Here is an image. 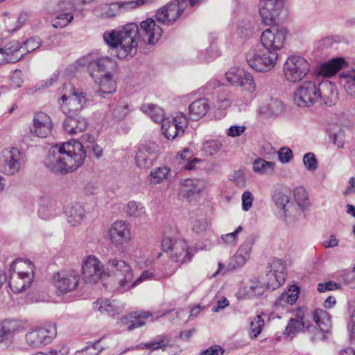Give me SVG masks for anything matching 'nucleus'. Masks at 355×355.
Instances as JSON below:
<instances>
[{
  "instance_id": "obj_1",
  "label": "nucleus",
  "mask_w": 355,
  "mask_h": 355,
  "mask_svg": "<svg viewBox=\"0 0 355 355\" xmlns=\"http://www.w3.org/2000/svg\"><path fill=\"white\" fill-rule=\"evenodd\" d=\"M162 29L153 19H147L140 24V28L134 23L122 28L107 31L103 40L119 59L132 58L137 47L142 43L154 45L160 38Z\"/></svg>"
},
{
  "instance_id": "obj_2",
  "label": "nucleus",
  "mask_w": 355,
  "mask_h": 355,
  "mask_svg": "<svg viewBox=\"0 0 355 355\" xmlns=\"http://www.w3.org/2000/svg\"><path fill=\"white\" fill-rule=\"evenodd\" d=\"M84 146L77 141L62 143L52 146L45 159L46 166L56 173H67L83 165L86 150Z\"/></svg>"
},
{
  "instance_id": "obj_3",
  "label": "nucleus",
  "mask_w": 355,
  "mask_h": 355,
  "mask_svg": "<svg viewBox=\"0 0 355 355\" xmlns=\"http://www.w3.org/2000/svg\"><path fill=\"white\" fill-rule=\"evenodd\" d=\"M78 64L87 68L90 76L99 85L96 95L106 98L115 92L116 85L113 73L117 70L116 61L107 56L98 57L94 54L84 56L78 60Z\"/></svg>"
},
{
  "instance_id": "obj_4",
  "label": "nucleus",
  "mask_w": 355,
  "mask_h": 355,
  "mask_svg": "<svg viewBox=\"0 0 355 355\" xmlns=\"http://www.w3.org/2000/svg\"><path fill=\"white\" fill-rule=\"evenodd\" d=\"M245 58L248 65L255 71L267 72L275 67L278 53L262 46H257L246 53Z\"/></svg>"
},
{
  "instance_id": "obj_5",
  "label": "nucleus",
  "mask_w": 355,
  "mask_h": 355,
  "mask_svg": "<svg viewBox=\"0 0 355 355\" xmlns=\"http://www.w3.org/2000/svg\"><path fill=\"white\" fill-rule=\"evenodd\" d=\"M156 0H136L117 1L111 3H102L96 6L93 10L95 16L101 19L114 17L121 10H128L141 5L150 4Z\"/></svg>"
},
{
  "instance_id": "obj_6",
  "label": "nucleus",
  "mask_w": 355,
  "mask_h": 355,
  "mask_svg": "<svg viewBox=\"0 0 355 355\" xmlns=\"http://www.w3.org/2000/svg\"><path fill=\"white\" fill-rule=\"evenodd\" d=\"M87 103V98L80 89L71 87V95H62L58 100L60 109L66 116H78Z\"/></svg>"
},
{
  "instance_id": "obj_7",
  "label": "nucleus",
  "mask_w": 355,
  "mask_h": 355,
  "mask_svg": "<svg viewBox=\"0 0 355 355\" xmlns=\"http://www.w3.org/2000/svg\"><path fill=\"white\" fill-rule=\"evenodd\" d=\"M310 70L307 60L299 55L289 56L284 65V73L287 80L296 83L304 78Z\"/></svg>"
},
{
  "instance_id": "obj_8",
  "label": "nucleus",
  "mask_w": 355,
  "mask_h": 355,
  "mask_svg": "<svg viewBox=\"0 0 355 355\" xmlns=\"http://www.w3.org/2000/svg\"><path fill=\"white\" fill-rule=\"evenodd\" d=\"M254 236L252 235L247 237L245 241L237 250L235 255L230 259L226 267L222 263H218V270L214 276H216L219 273L225 274L228 270H234L245 265L250 258L252 247L254 243Z\"/></svg>"
},
{
  "instance_id": "obj_9",
  "label": "nucleus",
  "mask_w": 355,
  "mask_h": 355,
  "mask_svg": "<svg viewBox=\"0 0 355 355\" xmlns=\"http://www.w3.org/2000/svg\"><path fill=\"white\" fill-rule=\"evenodd\" d=\"M254 236L252 235L247 237L245 241L237 250L235 255L230 259L226 267L222 263H218V270L214 276H216L219 273L225 274L228 270H234L245 265L250 258L252 247L254 243Z\"/></svg>"
},
{
  "instance_id": "obj_10",
  "label": "nucleus",
  "mask_w": 355,
  "mask_h": 355,
  "mask_svg": "<svg viewBox=\"0 0 355 355\" xmlns=\"http://www.w3.org/2000/svg\"><path fill=\"white\" fill-rule=\"evenodd\" d=\"M107 268L114 273L120 292L128 290V285L133 279V272L131 266L125 261L117 258L110 259L107 261Z\"/></svg>"
},
{
  "instance_id": "obj_11",
  "label": "nucleus",
  "mask_w": 355,
  "mask_h": 355,
  "mask_svg": "<svg viewBox=\"0 0 355 355\" xmlns=\"http://www.w3.org/2000/svg\"><path fill=\"white\" fill-rule=\"evenodd\" d=\"M107 268L114 273L120 292L128 290V285L133 279V272L131 266L125 261L117 258L110 259L107 261Z\"/></svg>"
},
{
  "instance_id": "obj_12",
  "label": "nucleus",
  "mask_w": 355,
  "mask_h": 355,
  "mask_svg": "<svg viewBox=\"0 0 355 355\" xmlns=\"http://www.w3.org/2000/svg\"><path fill=\"white\" fill-rule=\"evenodd\" d=\"M284 10L283 0H261L259 13L262 21L267 26H272L283 20L281 14Z\"/></svg>"
},
{
  "instance_id": "obj_13",
  "label": "nucleus",
  "mask_w": 355,
  "mask_h": 355,
  "mask_svg": "<svg viewBox=\"0 0 355 355\" xmlns=\"http://www.w3.org/2000/svg\"><path fill=\"white\" fill-rule=\"evenodd\" d=\"M57 335L56 327L54 324L33 329L26 334V340L28 345L40 347L52 342Z\"/></svg>"
},
{
  "instance_id": "obj_14",
  "label": "nucleus",
  "mask_w": 355,
  "mask_h": 355,
  "mask_svg": "<svg viewBox=\"0 0 355 355\" xmlns=\"http://www.w3.org/2000/svg\"><path fill=\"white\" fill-rule=\"evenodd\" d=\"M293 100L301 107H309L318 103L317 83L310 80L303 82L295 89Z\"/></svg>"
},
{
  "instance_id": "obj_15",
  "label": "nucleus",
  "mask_w": 355,
  "mask_h": 355,
  "mask_svg": "<svg viewBox=\"0 0 355 355\" xmlns=\"http://www.w3.org/2000/svg\"><path fill=\"white\" fill-rule=\"evenodd\" d=\"M22 156L17 148L5 149L0 154V171L6 175H14L21 166Z\"/></svg>"
},
{
  "instance_id": "obj_16",
  "label": "nucleus",
  "mask_w": 355,
  "mask_h": 355,
  "mask_svg": "<svg viewBox=\"0 0 355 355\" xmlns=\"http://www.w3.org/2000/svg\"><path fill=\"white\" fill-rule=\"evenodd\" d=\"M287 31L284 28L271 27L267 28L261 34V46L270 51L277 53V51L284 46Z\"/></svg>"
},
{
  "instance_id": "obj_17",
  "label": "nucleus",
  "mask_w": 355,
  "mask_h": 355,
  "mask_svg": "<svg viewBox=\"0 0 355 355\" xmlns=\"http://www.w3.org/2000/svg\"><path fill=\"white\" fill-rule=\"evenodd\" d=\"M107 236L116 248H122L131 240L130 227L124 220H116L109 228Z\"/></svg>"
},
{
  "instance_id": "obj_18",
  "label": "nucleus",
  "mask_w": 355,
  "mask_h": 355,
  "mask_svg": "<svg viewBox=\"0 0 355 355\" xmlns=\"http://www.w3.org/2000/svg\"><path fill=\"white\" fill-rule=\"evenodd\" d=\"M55 286L60 293L74 291L79 284L80 277L75 270L61 271L53 275Z\"/></svg>"
},
{
  "instance_id": "obj_19",
  "label": "nucleus",
  "mask_w": 355,
  "mask_h": 355,
  "mask_svg": "<svg viewBox=\"0 0 355 355\" xmlns=\"http://www.w3.org/2000/svg\"><path fill=\"white\" fill-rule=\"evenodd\" d=\"M83 279L85 282L93 284L98 282L103 273V266L94 255H89L82 265Z\"/></svg>"
},
{
  "instance_id": "obj_20",
  "label": "nucleus",
  "mask_w": 355,
  "mask_h": 355,
  "mask_svg": "<svg viewBox=\"0 0 355 355\" xmlns=\"http://www.w3.org/2000/svg\"><path fill=\"white\" fill-rule=\"evenodd\" d=\"M157 146L155 143L141 144L135 155L137 166L143 169L150 168L157 158Z\"/></svg>"
},
{
  "instance_id": "obj_21",
  "label": "nucleus",
  "mask_w": 355,
  "mask_h": 355,
  "mask_svg": "<svg viewBox=\"0 0 355 355\" xmlns=\"http://www.w3.org/2000/svg\"><path fill=\"white\" fill-rule=\"evenodd\" d=\"M184 1L173 2L160 8L156 13V19L164 24H172L184 11Z\"/></svg>"
},
{
  "instance_id": "obj_22",
  "label": "nucleus",
  "mask_w": 355,
  "mask_h": 355,
  "mask_svg": "<svg viewBox=\"0 0 355 355\" xmlns=\"http://www.w3.org/2000/svg\"><path fill=\"white\" fill-rule=\"evenodd\" d=\"M270 268V270L266 273V276L268 277L266 287L274 291L285 281L286 266L282 260L276 259L272 261Z\"/></svg>"
},
{
  "instance_id": "obj_23",
  "label": "nucleus",
  "mask_w": 355,
  "mask_h": 355,
  "mask_svg": "<svg viewBox=\"0 0 355 355\" xmlns=\"http://www.w3.org/2000/svg\"><path fill=\"white\" fill-rule=\"evenodd\" d=\"M33 121V124L30 130L33 135L44 138L51 133L53 123L47 114L43 112L35 113Z\"/></svg>"
},
{
  "instance_id": "obj_24",
  "label": "nucleus",
  "mask_w": 355,
  "mask_h": 355,
  "mask_svg": "<svg viewBox=\"0 0 355 355\" xmlns=\"http://www.w3.org/2000/svg\"><path fill=\"white\" fill-rule=\"evenodd\" d=\"M15 263L10 266V271L12 272L9 281V286L12 291L15 293H20L31 286L33 281V275L28 272H17L15 275Z\"/></svg>"
},
{
  "instance_id": "obj_25",
  "label": "nucleus",
  "mask_w": 355,
  "mask_h": 355,
  "mask_svg": "<svg viewBox=\"0 0 355 355\" xmlns=\"http://www.w3.org/2000/svg\"><path fill=\"white\" fill-rule=\"evenodd\" d=\"M318 103L331 106L334 104L338 98L336 87L329 80L322 81L317 84Z\"/></svg>"
},
{
  "instance_id": "obj_26",
  "label": "nucleus",
  "mask_w": 355,
  "mask_h": 355,
  "mask_svg": "<svg viewBox=\"0 0 355 355\" xmlns=\"http://www.w3.org/2000/svg\"><path fill=\"white\" fill-rule=\"evenodd\" d=\"M22 46L17 40H11L7 43L3 48H1V54L3 58L1 63H15L19 61L24 55V53H20V50Z\"/></svg>"
},
{
  "instance_id": "obj_27",
  "label": "nucleus",
  "mask_w": 355,
  "mask_h": 355,
  "mask_svg": "<svg viewBox=\"0 0 355 355\" xmlns=\"http://www.w3.org/2000/svg\"><path fill=\"white\" fill-rule=\"evenodd\" d=\"M152 316L153 314L149 311H135L122 317L121 322L125 326L127 330L132 331L144 326L146 324L145 320Z\"/></svg>"
},
{
  "instance_id": "obj_28",
  "label": "nucleus",
  "mask_w": 355,
  "mask_h": 355,
  "mask_svg": "<svg viewBox=\"0 0 355 355\" xmlns=\"http://www.w3.org/2000/svg\"><path fill=\"white\" fill-rule=\"evenodd\" d=\"M193 254L189 252L187 242L184 240H176L174 241L172 259L179 264L189 262Z\"/></svg>"
},
{
  "instance_id": "obj_29",
  "label": "nucleus",
  "mask_w": 355,
  "mask_h": 355,
  "mask_svg": "<svg viewBox=\"0 0 355 355\" xmlns=\"http://www.w3.org/2000/svg\"><path fill=\"white\" fill-rule=\"evenodd\" d=\"M87 121L82 116H67L63 122L64 130L70 135H75L85 130Z\"/></svg>"
},
{
  "instance_id": "obj_30",
  "label": "nucleus",
  "mask_w": 355,
  "mask_h": 355,
  "mask_svg": "<svg viewBox=\"0 0 355 355\" xmlns=\"http://www.w3.org/2000/svg\"><path fill=\"white\" fill-rule=\"evenodd\" d=\"M346 62L343 58H333L323 64L318 69V73L325 77L335 75L339 70L344 69Z\"/></svg>"
},
{
  "instance_id": "obj_31",
  "label": "nucleus",
  "mask_w": 355,
  "mask_h": 355,
  "mask_svg": "<svg viewBox=\"0 0 355 355\" xmlns=\"http://www.w3.org/2000/svg\"><path fill=\"white\" fill-rule=\"evenodd\" d=\"M339 77L340 83L347 94L355 98V69L344 67Z\"/></svg>"
},
{
  "instance_id": "obj_32",
  "label": "nucleus",
  "mask_w": 355,
  "mask_h": 355,
  "mask_svg": "<svg viewBox=\"0 0 355 355\" xmlns=\"http://www.w3.org/2000/svg\"><path fill=\"white\" fill-rule=\"evenodd\" d=\"M204 189V182L198 179H185L181 182L180 193L182 196L190 198L200 193Z\"/></svg>"
},
{
  "instance_id": "obj_33",
  "label": "nucleus",
  "mask_w": 355,
  "mask_h": 355,
  "mask_svg": "<svg viewBox=\"0 0 355 355\" xmlns=\"http://www.w3.org/2000/svg\"><path fill=\"white\" fill-rule=\"evenodd\" d=\"M65 214L68 223L73 227L80 225L85 217L83 207L78 203L68 206Z\"/></svg>"
},
{
  "instance_id": "obj_34",
  "label": "nucleus",
  "mask_w": 355,
  "mask_h": 355,
  "mask_svg": "<svg viewBox=\"0 0 355 355\" xmlns=\"http://www.w3.org/2000/svg\"><path fill=\"white\" fill-rule=\"evenodd\" d=\"M209 109L207 98H200L193 101L189 107V117L193 121H198L206 114Z\"/></svg>"
},
{
  "instance_id": "obj_35",
  "label": "nucleus",
  "mask_w": 355,
  "mask_h": 355,
  "mask_svg": "<svg viewBox=\"0 0 355 355\" xmlns=\"http://www.w3.org/2000/svg\"><path fill=\"white\" fill-rule=\"evenodd\" d=\"M140 110L157 123H162L166 120L164 111L157 105L153 103L143 104L140 107Z\"/></svg>"
},
{
  "instance_id": "obj_36",
  "label": "nucleus",
  "mask_w": 355,
  "mask_h": 355,
  "mask_svg": "<svg viewBox=\"0 0 355 355\" xmlns=\"http://www.w3.org/2000/svg\"><path fill=\"white\" fill-rule=\"evenodd\" d=\"M94 308L98 310L102 313H106L114 316L119 314L121 311V307L116 304L114 301H110L107 299L97 300L94 303Z\"/></svg>"
},
{
  "instance_id": "obj_37",
  "label": "nucleus",
  "mask_w": 355,
  "mask_h": 355,
  "mask_svg": "<svg viewBox=\"0 0 355 355\" xmlns=\"http://www.w3.org/2000/svg\"><path fill=\"white\" fill-rule=\"evenodd\" d=\"M284 106L277 98H271L268 103L260 107V113L268 116H279L283 113Z\"/></svg>"
},
{
  "instance_id": "obj_38",
  "label": "nucleus",
  "mask_w": 355,
  "mask_h": 355,
  "mask_svg": "<svg viewBox=\"0 0 355 355\" xmlns=\"http://www.w3.org/2000/svg\"><path fill=\"white\" fill-rule=\"evenodd\" d=\"M313 320L318 327L324 332L330 333L331 329V320L329 314L324 310L315 309L313 312Z\"/></svg>"
},
{
  "instance_id": "obj_39",
  "label": "nucleus",
  "mask_w": 355,
  "mask_h": 355,
  "mask_svg": "<svg viewBox=\"0 0 355 355\" xmlns=\"http://www.w3.org/2000/svg\"><path fill=\"white\" fill-rule=\"evenodd\" d=\"M58 214L55 202L47 198L42 200L40 207L38 210V215L40 218L49 220Z\"/></svg>"
},
{
  "instance_id": "obj_40",
  "label": "nucleus",
  "mask_w": 355,
  "mask_h": 355,
  "mask_svg": "<svg viewBox=\"0 0 355 355\" xmlns=\"http://www.w3.org/2000/svg\"><path fill=\"white\" fill-rule=\"evenodd\" d=\"M308 325H309V324L304 322L302 318H291L288 322L284 334L290 336L299 333L300 331L306 332V327Z\"/></svg>"
},
{
  "instance_id": "obj_41",
  "label": "nucleus",
  "mask_w": 355,
  "mask_h": 355,
  "mask_svg": "<svg viewBox=\"0 0 355 355\" xmlns=\"http://www.w3.org/2000/svg\"><path fill=\"white\" fill-rule=\"evenodd\" d=\"M253 171L261 175L272 174L275 169V164L262 158L256 159L252 164Z\"/></svg>"
},
{
  "instance_id": "obj_42",
  "label": "nucleus",
  "mask_w": 355,
  "mask_h": 355,
  "mask_svg": "<svg viewBox=\"0 0 355 355\" xmlns=\"http://www.w3.org/2000/svg\"><path fill=\"white\" fill-rule=\"evenodd\" d=\"M125 212L128 217L141 218L146 215V209L139 202L130 201L125 207Z\"/></svg>"
},
{
  "instance_id": "obj_43",
  "label": "nucleus",
  "mask_w": 355,
  "mask_h": 355,
  "mask_svg": "<svg viewBox=\"0 0 355 355\" xmlns=\"http://www.w3.org/2000/svg\"><path fill=\"white\" fill-rule=\"evenodd\" d=\"M14 329L11 327L10 323L4 321L0 323V343H4L8 347L13 340Z\"/></svg>"
},
{
  "instance_id": "obj_44",
  "label": "nucleus",
  "mask_w": 355,
  "mask_h": 355,
  "mask_svg": "<svg viewBox=\"0 0 355 355\" xmlns=\"http://www.w3.org/2000/svg\"><path fill=\"white\" fill-rule=\"evenodd\" d=\"M223 145V141L219 139H210L202 144L201 150L207 155L212 156L220 150Z\"/></svg>"
},
{
  "instance_id": "obj_45",
  "label": "nucleus",
  "mask_w": 355,
  "mask_h": 355,
  "mask_svg": "<svg viewBox=\"0 0 355 355\" xmlns=\"http://www.w3.org/2000/svg\"><path fill=\"white\" fill-rule=\"evenodd\" d=\"M272 200L277 207L284 212L286 211V207L290 201L289 196L286 191H284L283 189H275L272 195Z\"/></svg>"
},
{
  "instance_id": "obj_46",
  "label": "nucleus",
  "mask_w": 355,
  "mask_h": 355,
  "mask_svg": "<svg viewBox=\"0 0 355 355\" xmlns=\"http://www.w3.org/2000/svg\"><path fill=\"white\" fill-rule=\"evenodd\" d=\"M171 339L167 336H159L155 340L145 343L144 347L151 350L165 349L167 347L170 346Z\"/></svg>"
},
{
  "instance_id": "obj_47",
  "label": "nucleus",
  "mask_w": 355,
  "mask_h": 355,
  "mask_svg": "<svg viewBox=\"0 0 355 355\" xmlns=\"http://www.w3.org/2000/svg\"><path fill=\"white\" fill-rule=\"evenodd\" d=\"M295 200L297 205L304 210L310 205V202L308 198V194L306 189L302 187H298L295 189L294 191Z\"/></svg>"
},
{
  "instance_id": "obj_48",
  "label": "nucleus",
  "mask_w": 355,
  "mask_h": 355,
  "mask_svg": "<svg viewBox=\"0 0 355 355\" xmlns=\"http://www.w3.org/2000/svg\"><path fill=\"white\" fill-rule=\"evenodd\" d=\"M237 86L242 87L244 91L250 94H253L257 90V85L252 75L248 71H246L245 76L242 77Z\"/></svg>"
},
{
  "instance_id": "obj_49",
  "label": "nucleus",
  "mask_w": 355,
  "mask_h": 355,
  "mask_svg": "<svg viewBox=\"0 0 355 355\" xmlns=\"http://www.w3.org/2000/svg\"><path fill=\"white\" fill-rule=\"evenodd\" d=\"M170 171V168L166 166L156 168L150 172V182L154 184L161 183L164 179L167 178Z\"/></svg>"
},
{
  "instance_id": "obj_50",
  "label": "nucleus",
  "mask_w": 355,
  "mask_h": 355,
  "mask_svg": "<svg viewBox=\"0 0 355 355\" xmlns=\"http://www.w3.org/2000/svg\"><path fill=\"white\" fill-rule=\"evenodd\" d=\"M162 131L167 139L173 140L181 130L175 124L166 119L162 123Z\"/></svg>"
},
{
  "instance_id": "obj_51",
  "label": "nucleus",
  "mask_w": 355,
  "mask_h": 355,
  "mask_svg": "<svg viewBox=\"0 0 355 355\" xmlns=\"http://www.w3.org/2000/svg\"><path fill=\"white\" fill-rule=\"evenodd\" d=\"M73 19V14L70 12L60 13L51 21V26L55 28H63Z\"/></svg>"
},
{
  "instance_id": "obj_52",
  "label": "nucleus",
  "mask_w": 355,
  "mask_h": 355,
  "mask_svg": "<svg viewBox=\"0 0 355 355\" xmlns=\"http://www.w3.org/2000/svg\"><path fill=\"white\" fill-rule=\"evenodd\" d=\"M180 156L182 160L187 161V163L184 166V168L187 170H194L196 165L201 162L200 159L196 157L192 158L193 154L189 148H184L180 154Z\"/></svg>"
},
{
  "instance_id": "obj_53",
  "label": "nucleus",
  "mask_w": 355,
  "mask_h": 355,
  "mask_svg": "<svg viewBox=\"0 0 355 355\" xmlns=\"http://www.w3.org/2000/svg\"><path fill=\"white\" fill-rule=\"evenodd\" d=\"M246 71L241 68H231L226 73V79L232 85H237Z\"/></svg>"
},
{
  "instance_id": "obj_54",
  "label": "nucleus",
  "mask_w": 355,
  "mask_h": 355,
  "mask_svg": "<svg viewBox=\"0 0 355 355\" xmlns=\"http://www.w3.org/2000/svg\"><path fill=\"white\" fill-rule=\"evenodd\" d=\"M264 325V320L261 315H258L253 318L250 323V336L252 338H257L261 332Z\"/></svg>"
},
{
  "instance_id": "obj_55",
  "label": "nucleus",
  "mask_w": 355,
  "mask_h": 355,
  "mask_svg": "<svg viewBox=\"0 0 355 355\" xmlns=\"http://www.w3.org/2000/svg\"><path fill=\"white\" fill-rule=\"evenodd\" d=\"M306 332L311 334L310 339L312 342L324 340L327 338V334H329V332L321 331L318 327L311 324L306 327Z\"/></svg>"
},
{
  "instance_id": "obj_56",
  "label": "nucleus",
  "mask_w": 355,
  "mask_h": 355,
  "mask_svg": "<svg viewBox=\"0 0 355 355\" xmlns=\"http://www.w3.org/2000/svg\"><path fill=\"white\" fill-rule=\"evenodd\" d=\"M243 231V227L239 226L233 232L225 234L221 236L223 242L228 245H236L238 241V235Z\"/></svg>"
},
{
  "instance_id": "obj_57",
  "label": "nucleus",
  "mask_w": 355,
  "mask_h": 355,
  "mask_svg": "<svg viewBox=\"0 0 355 355\" xmlns=\"http://www.w3.org/2000/svg\"><path fill=\"white\" fill-rule=\"evenodd\" d=\"M303 163L309 171L313 172L318 168V161L314 153H307L303 157Z\"/></svg>"
},
{
  "instance_id": "obj_58",
  "label": "nucleus",
  "mask_w": 355,
  "mask_h": 355,
  "mask_svg": "<svg viewBox=\"0 0 355 355\" xmlns=\"http://www.w3.org/2000/svg\"><path fill=\"white\" fill-rule=\"evenodd\" d=\"M128 112V105L125 101L119 102L113 110L114 117L117 120H122L127 115Z\"/></svg>"
},
{
  "instance_id": "obj_59",
  "label": "nucleus",
  "mask_w": 355,
  "mask_h": 355,
  "mask_svg": "<svg viewBox=\"0 0 355 355\" xmlns=\"http://www.w3.org/2000/svg\"><path fill=\"white\" fill-rule=\"evenodd\" d=\"M173 123L181 130L182 133L184 132V130L187 128L188 120L186 115L183 113H180L173 117Z\"/></svg>"
},
{
  "instance_id": "obj_60",
  "label": "nucleus",
  "mask_w": 355,
  "mask_h": 355,
  "mask_svg": "<svg viewBox=\"0 0 355 355\" xmlns=\"http://www.w3.org/2000/svg\"><path fill=\"white\" fill-rule=\"evenodd\" d=\"M42 40L39 37H32L24 42V47L28 53L37 49L42 44Z\"/></svg>"
},
{
  "instance_id": "obj_61",
  "label": "nucleus",
  "mask_w": 355,
  "mask_h": 355,
  "mask_svg": "<svg viewBox=\"0 0 355 355\" xmlns=\"http://www.w3.org/2000/svg\"><path fill=\"white\" fill-rule=\"evenodd\" d=\"M155 276V274L152 271L144 270L141 274V275L139 276V278H137L133 282L132 281L130 283H129V285H128V290L138 285L139 284H140L141 282H142L144 281L154 279Z\"/></svg>"
},
{
  "instance_id": "obj_62",
  "label": "nucleus",
  "mask_w": 355,
  "mask_h": 355,
  "mask_svg": "<svg viewBox=\"0 0 355 355\" xmlns=\"http://www.w3.org/2000/svg\"><path fill=\"white\" fill-rule=\"evenodd\" d=\"M99 341H100V340L96 341L95 343H94L92 344H89L81 351H77L76 354L88 353V355H98V354L100 352H101L104 349L103 347H101V348L98 347Z\"/></svg>"
},
{
  "instance_id": "obj_63",
  "label": "nucleus",
  "mask_w": 355,
  "mask_h": 355,
  "mask_svg": "<svg viewBox=\"0 0 355 355\" xmlns=\"http://www.w3.org/2000/svg\"><path fill=\"white\" fill-rule=\"evenodd\" d=\"M241 199L243 209L245 211H248L252 207L254 200L252 193L249 191H245L243 192Z\"/></svg>"
},
{
  "instance_id": "obj_64",
  "label": "nucleus",
  "mask_w": 355,
  "mask_h": 355,
  "mask_svg": "<svg viewBox=\"0 0 355 355\" xmlns=\"http://www.w3.org/2000/svg\"><path fill=\"white\" fill-rule=\"evenodd\" d=\"M267 282H260L259 281L253 282L251 283L250 286V289L254 292L255 295H260L263 293L265 289L271 290L266 287Z\"/></svg>"
}]
</instances>
